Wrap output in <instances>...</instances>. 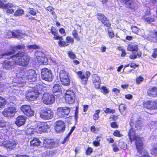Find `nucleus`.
<instances>
[{
	"label": "nucleus",
	"instance_id": "22",
	"mask_svg": "<svg viewBox=\"0 0 157 157\" xmlns=\"http://www.w3.org/2000/svg\"><path fill=\"white\" fill-rule=\"evenodd\" d=\"M144 108L149 109H157V104H155L154 102L151 101H147L144 102Z\"/></svg>",
	"mask_w": 157,
	"mask_h": 157
},
{
	"label": "nucleus",
	"instance_id": "21",
	"mask_svg": "<svg viewBox=\"0 0 157 157\" xmlns=\"http://www.w3.org/2000/svg\"><path fill=\"white\" fill-rule=\"evenodd\" d=\"M121 2H124L125 6L132 9H135L137 8V4L132 0H117Z\"/></svg>",
	"mask_w": 157,
	"mask_h": 157
},
{
	"label": "nucleus",
	"instance_id": "48",
	"mask_svg": "<svg viewBox=\"0 0 157 157\" xmlns=\"http://www.w3.org/2000/svg\"><path fill=\"white\" fill-rule=\"evenodd\" d=\"M144 80L143 78L141 76H139L137 77L136 79V83L139 84H140Z\"/></svg>",
	"mask_w": 157,
	"mask_h": 157
},
{
	"label": "nucleus",
	"instance_id": "37",
	"mask_svg": "<svg viewBox=\"0 0 157 157\" xmlns=\"http://www.w3.org/2000/svg\"><path fill=\"white\" fill-rule=\"evenodd\" d=\"M103 110L106 113H114L115 112V110L113 109H111L107 108H104L103 109Z\"/></svg>",
	"mask_w": 157,
	"mask_h": 157
},
{
	"label": "nucleus",
	"instance_id": "1",
	"mask_svg": "<svg viewBox=\"0 0 157 157\" xmlns=\"http://www.w3.org/2000/svg\"><path fill=\"white\" fill-rule=\"evenodd\" d=\"M128 135L131 142L136 140V145L137 149L143 157H151L147 152L145 150H144L143 138H140L136 135V129L134 130L133 128H131L129 131Z\"/></svg>",
	"mask_w": 157,
	"mask_h": 157
},
{
	"label": "nucleus",
	"instance_id": "6",
	"mask_svg": "<svg viewBox=\"0 0 157 157\" xmlns=\"http://www.w3.org/2000/svg\"><path fill=\"white\" fill-rule=\"evenodd\" d=\"M69 74L64 70L60 71L59 72V77L61 82L66 86H67L70 84V80L69 78Z\"/></svg>",
	"mask_w": 157,
	"mask_h": 157
},
{
	"label": "nucleus",
	"instance_id": "42",
	"mask_svg": "<svg viewBox=\"0 0 157 157\" xmlns=\"http://www.w3.org/2000/svg\"><path fill=\"white\" fill-rule=\"evenodd\" d=\"M47 10L51 13L55 18H56V16L55 14V12L53 10V9L52 7L51 6H48L47 8Z\"/></svg>",
	"mask_w": 157,
	"mask_h": 157
},
{
	"label": "nucleus",
	"instance_id": "13",
	"mask_svg": "<svg viewBox=\"0 0 157 157\" xmlns=\"http://www.w3.org/2000/svg\"><path fill=\"white\" fill-rule=\"evenodd\" d=\"M53 112L50 109H47L42 111L40 113V117L42 119L48 120L52 118L53 117Z\"/></svg>",
	"mask_w": 157,
	"mask_h": 157
},
{
	"label": "nucleus",
	"instance_id": "8",
	"mask_svg": "<svg viewBox=\"0 0 157 157\" xmlns=\"http://www.w3.org/2000/svg\"><path fill=\"white\" fill-rule=\"evenodd\" d=\"M49 123L39 122L36 127L37 132L41 133L45 132L47 131V129L50 128V125L48 124Z\"/></svg>",
	"mask_w": 157,
	"mask_h": 157
},
{
	"label": "nucleus",
	"instance_id": "4",
	"mask_svg": "<svg viewBox=\"0 0 157 157\" xmlns=\"http://www.w3.org/2000/svg\"><path fill=\"white\" fill-rule=\"evenodd\" d=\"M46 90V88L42 86L37 90L33 88H30L26 92V98L30 101L35 100L38 94H42V92L41 91H42L45 93L44 91Z\"/></svg>",
	"mask_w": 157,
	"mask_h": 157
},
{
	"label": "nucleus",
	"instance_id": "18",
	"mask_svg": "<svg viewBox=\"0 0 157 157\" xmlns=\"http://www.w3.org/2000/svg\"><path fill=\"white\" fill-rule=\"evenodd\" d=\"M57 144L54 142L53 140L46 139L43 142V146L46 148L51 149L57 146Z\"/></svg>",
	"mask_w": 157,
	"mask_h": 157
},
{
	"label": "nucleus",
	"instance_id": "53",
	"mask_svg": "<svg viewBox=\"0 0 157 157\" xmlns=\"http://www.w3.org/2000/svg\"><path fill=\"white\" fill-rule=\"evenodd\" d=\"M144 19L148 22H151L154 21V18L149 17H145Z\"/></svg>",
	"mask_w": 157,
	"mask_h": 157
},
{
	"label": "nucleus",
	"instance_id": "31",
	"mask_svg": "<svg viewBox=\"0 0 157 157\" xmlns=\"http://www.w3.org/2000/svg\"><path fill=\"white\" fill-rule=\"evenodd\" d=\"M41 143V142L39 139L37 138H34L33 140L30 141V145L33 146H39Z\"/></svg>",
	"mask_w": 157,
	"mask_h": 157
},
{
	"label": "nucleus",
	"instance_id": "14",
	"mask_svg": "<svg viewBox=\"0 0 157 157\" xmlns=\"http://www.w3.org/2000/svg\"><path fill=\"white\" fill-rule=\"evenodd\" d=\"M21 110L24 114L27 116H31L34 114V111L29 105H24L21 107Z\"/></svg>",
	"mask_w": 157,
	"mask_h": 157
},
{
	"label": "nucleus",
	"instance_id": "51",
	"mask_svg": "<svg viewBox=\"0 0 157 157\" xmlns=\"http://www.w3.org/2000/svg\"><path fill=\"white\" fill-rule=\"evenodd\" d=\"M151 153L155 156H157V145L152 149Z\"/></svg>",
	"mask_w": 157,
	"mask_h": 157
},
{
	"label": "nucleus",
	"instance_id": "52",
	"mask_svg": "<svg viewBox=\"0 0 157 157\" xmlns=\"http://www.w3.org/2000/svg\"><path fill=\"white\" fill-rule=\"evenodd\" d=\"M108 32L110 37L112 38L114 36V33L112 30L109 29L108 31Z\"/></svg>",
	"mask_w": 157,
	"mask_h": 157
},
{
	"label": "nucleus",
	"instance_id": "56",
	"mask_svg": "<svg viewBox=\"0 0 157 157\" xmlns=\"http://www.w3.org/2000/svg\"><path fill=\"white\" fill-rule=\"evenodd\" d=\"M13 6L12 7H9L8 8H6V9H8V10H6V13H12L14 12V10L13 9L11 8L13 7Z\"/></svg>",
	"mask_w": 157,
	"mask_h": 157
},
{
	"label": "nucleus",
	"instance_id": "34",
	"mask_svg": "<svg viewBox=\"0 0 157 157\" xmlns=\"http://www.w3.org/2000/svg\"><path fill=\"white\" fill-rule=\"evenodd\" d=\"M61 90V87L59 84H56L55 85L52 89V91L53 93H55L56 92H59Z\"/></svg>",
	"mask_w": 157,
	"mask_h": 157
},
{
	"label": "nucleus",
	"instance_id": "54",
	"mask_svg": "<svg viewBox=\"0 0 157 157\" xmlns=\"http://www.w3.org/2000/svg\"><path fill=\"white\" fill-rule=\"evenodd\" d=\"M125 108V105L123 104L120 105L119 106V109L121 112H123Z\"/></svg>",
	"mask_w": 157,
	"mask_h": 157
},
{
	"label": "nucleus",
	"instance_id": "45",
	"mask_svg": "<svg viewBox=\"0 0 157 157\" xmlns=\"http://www.w3.org/2000/svg\"><path fill=\"white\" fill-rule=\"evenodd\" d=\"M72 35L74 38L77 41H79L80 40L79 37L78 36V33L75 30H74L72 32Z\"/></svg>",
	"mask_w": 157,
	"mask_h": 157
},
{
	"label": "nucleus",
	"instance_id": "41",
	"mask_svg": "<svg viewBox=\"0 0 157 157\" xmlns=\"http://www.w3.org/2000/svg\"><path fill=\"white\" fill-rule=\"evenodd\" d=\"M67 54L69 57L71 59H74L76 57L75 54L71 51H68L67 52Z\"/></svg>",
	"mask_w": 157,
	"mask_h": 157
},
{
	"label": "nucleus",
	"instance_id": "11",
	"mask_svg": "<svg viewBox=\"0 0 157 157\" xmlns=\"http://www.w3.org/2000/svg\"><path fill=\"white\" fill-rule=\"evenodd\" d=\"M70 109L67 107H59L57 109V113L60 117H66L69 113Z\"/></svg>",
	"mask_w": 157,
	"mask_h": 157
},
{
	"label": "nucleus",
	"instance_id": "9",
	"mask_svg": "<svg viewBox=\"0 0 157 157\" xmlns=\"http://www.w3.org/2000/svg\"><path fill=\"white\" fill-rule=\"evenodd\" d=\"M25 47L24 45L23 44L13 47L10 50L6 52L5 53H2L1 56L4 58H8L7 56H10L15 53L16 49H24Z\"/></svg>",
	"mask_w": 157,
	"mask_h": 157
},
{
	"label": "nucleus",
	"instance_id": "57",
	"mask_svg": "<svg viewBox=\"0 0 157 157\" xmlns=\"http://www.w3.org/2000/svg\"><path fill=\"white\" fill-rule=\"evenodd\" d=\"M141 123L140 121H138L135 124V127L137 129H140L141 128Z\"/></svg>",
	"mask_w": 157,
	"mask_h": 157
},
{
	"label": "nucleus",
	"instance_id": "63",
	"mask_svg": "<svg viewBox=\"0 0 157 157\" xmlns=\"http://www.w3.org/2000/svg\"><path fill=\"white\" fill-rule=\"evenodd\" d=\"M101 90L102 92H103L105 93H108L109 92V90L106 87H102Z\"/></svg>",
	"mask_w": 157,
	"mask_h": 157
},
{
	"label": "nucleus",
	"instance_id": "43",
	"mask_svg": "<svg viewBox=\"0 0 157 157\" xmlns=\"http://www.w3.org/2000/svg\"><path fill=\"white\" fill-rule=\"evenodd\" d=\"M9 84L7 83L1 84L0 83V91H2L3 89L8 88Z\"/></svg>",
	"mask_w": 157,
	"mask_h": 157
},
{
	"label": "nucleus",
	"instance_id": "2",
	"mask_svg": "<svg viewBox=\"0 0 157 157\" xmlns=\"http://www.w3.org/2000/svg\"><path fill=\"white\" fill-rule=\"evenodd\" d=\"M17 76L19 77V78L20 80V82L19 84L15 83V84L14 85L15 87H20L22 86L21 84L23 82V81H21V79L25 80L28 79V80L31 82H34L36 80V74L35 71L33 70L29 69L28 70H22L17 74Z\"/></svg>",
	"mask_w": 157,
	"mask_h": 157
},
{
	"label": "nucleus",
	"instance_id": "3",
	"mask_svg": "<svg viewBox=\"0 0 157 157\" xmlns=\"http://www.w3.org/2000/svg\"><path fill=\"white\" fill-rule=\"evenodd\" d=\"M12 58L13 60H15V64L22 66H27L29 62V57L24 55V52H19L13 56Z\"/></svg>",
	"mask_w": 157,
	"mask_h": 157
},
{
	"label": "nucleus",
	"instance_id": "28",
	"mask_svg": "<svg viewBox=\"0 0 157 157\" xmlns=\"http://www.w3.org/2000/svg\"><path fill=\"white\" fill-rule=\"evenodd\" d=\"M131 29L133 32L138 35H142V33L144 32L143 29H139L135 26H132L131 27Z\"/></svg>",
	"mask_w": 157,
	"mask_h": 157
},
{
	"label": "nucleus",
	"instance_id": "38",
	"mask_svg": "<svg viewBox=\"0 0 157 157\" xmlns=\"http://www.w3.org/2000/svg\"><path fill=\"white\" fill-rule=\"evenodd\" d=\"M24 13V11L21 9H19L16 11L14 13V16H19L21 15Z\"/></svg>",
	"mask_w": 157,
	"mask_h": 157
},
{
	"label": "nucleus",
	"instance_id": "62",
	"mask_svg": "<svg viewBox=\"0 0 157 157\" xmlns=\"http://www.w3.org/2000/svg\"><path fill=\"white\" fill-rule=\"evenodd\" d=\"M59 32L61 34H62L63 36H65L66 35V33L64 29L63 28H60L59 29Z\"/></svg>",
	"mask_w": 157,
	"mask_h": 157
},
{
	"label": "nucleus",
	"instance_id": "35",
	"mask_svg": "<svg viewBox=\"0 0 157 157\" xmlns=\"http://www.w3.org/2000/svg\"><path fill=\"white\" fill-rule=\"evenodd\" d=\"M6 103V99L2 97H0V108L4 107Z\"/></svg>",
	"mask_w": 157,
	"mask_h": 157
},
{
	"label": "nucleus",
	"instance_id": "55",
	"mask_svg": "<svg viewBox=\"0 0 157 157\" xmlns=\"http://www.w3.org/2000/svg\"><path fill=\"white\" fill-rule=\"evenodd\" d=\"M93 149L91 147H89L86 151V153L87 155H90L93 152Z\"/></svg>",
	"mask_w": 157,
	"mask_h": 157
},
{
	"label": "nucleus",
	"instance_id": "12",
	"mask_svg": "<svg viewBox=\"0 0 157 157\" xmlns=\"http://www.w3.org/2000/svg\"><path fill=\"white\" fill-rule=\"evenodd\" d=\"M17 112L15 107H10L4 109L2 112L3 115L5 117L13 116Z\"/></svg>",
	"mask_w": 157,
	"mask_h": 157
},
{
	"label": "nucleus",
	"instance_id": "60",
	"mask_svg": "<svg viewBox=\"0 0 157 157\" xmlns=\"http://www.w3.org/2000/svg\"><path fill=\"white\" fill-rule=\"evenodd\" d=\"M28 48L30 49H36L38 48V47L36 45H29L28 46Z\"/></svg>",
	"mask_w": 157,
	"mask_h": 157
},
{
	"label": "nucleus",
	"instance_id": "64",
	"mask_svg": "<svg viewBox=\"0 0 157 157\" xmlns=\"http://www.w3.org/2000/svg\"><path fill=\"white\" fill-rule=\"evenodd\" d=\"M152 56L155 58L157 57V49L156 48L154 49L153 52L152 54Z\"/></svg>",
	"mask_w": 157,
	"mask_h": 157
},
{
	"label": "nucleus",
	"instance_id": "39",
	"mask_svg": "<svg viewBox=\"0 0 157 157\" xmlns=\"http://www.w3.org/2000/svg\"><path fill=\"white\" fill-rule=\"evenodd\" d=\"M62 40H60L58 42L59 45L60 47H65L69 45V44L65 41H62Z\"/></svg>",
	"mask_w": 157,
	"mask_h": 157
},
{
	"label": "nucleus",
	"instance_id": "40",
	"mask_svg": "<svg viewBox=\"0 0 157 157\" xmlns=\"http://www.w3.org/2000/svg\"><path fill=\"white\" fill-rule=\"evenodd\" d=\"M100 112V110H96L95 113L93 116V119L94 120H98L99 118V114Z\"/></svg>",
	"mask_w": 157,
	"mask_h": 157
},
{
	"label": "nucleus",
	"instance_id": "5",
	"mask_svg": "<svg viewBox=\"0 0 157 157\" xmlns=\"http://www.w3.org/2000/svg\"><path fill=\"white\" fill-rule=\"evenodd\" d=\"M41 78L45 81L51 82L53 79V76L51 71L46 68L41 70Z\"/></svg>",
	"mask_w": 157,
	"mask_h": 157
},
{
	"label": "nucleus",
	"instance_id": "23",
	"mask_svg": "<svg viewBox=\"0 0 157 157\" xmlns=\"http://www.w3.org/2000/svg\"><path fill=\"white\" fill-rule=\"evenodd\" d=\"M93 81L94 84L97 88H99L101 84V79L100 77L96 75H93Z\"/></svg>",
	"mask_w": 157,
	"mask_h": 157
},
{
	"label": "nucleus",
	"instance_id": "61",
	"mask_svg": "<svg viewBox=\"0 0 157 157\" xmlns=\"http://www.w3.org/2000/svg\"><path fill=\"white\" fill-rule=\"evenodd\" d=\"M5 73L2 72L0 71V80H2L5 78Z\"/></svg>",
	"mask_w": 157,
	"mask_h": 157
},
{
	"label": "nucleus",
	"instance_id": "49",
	"mask_svg": "<svg viewBox=\"0 0 157 157\" xmlns=\"http://www.w3.org/2000/svg\"><path fill=\"white\" fill-rule=\"evenodd\" d=\"M7 124V123L5 122L4 121L0 119V127H5L6 128L7 127L6 126L8 125Z\"/></svg>",
	"mask_w": 157,
	"mask_h": 157
},
{
	"label": "nucleus",
	"instance_id": "29",
	"mask_svg": "<svg viewBox=\"0 0 157 157\" xmlns=\"http://www.w3.org/2000/svg\"><path fill=\"white\" fill-rule=\"evenodd\" d=\"M6 1L5 0H0V8H8L9 7H12L13 5L11 3H8L5 4L4 2Z\"/></svg>",
	"mask_w": 157,
	"mask_h": 157
},
{
	"label": "nucleus",
	"instance_id": "10",
	"mask_svg": "<svg viewBox=\"0 0 157 157\" xmlns=\"http://www.w3.org/2000/svg\"><path fill=\"white\" fill-rule=\"evenodd\" d=\"M75 94L72 90H68L66 92L65 100L69 104H71L75 101Z\"/></svg>",
	"mask_w": 157,
	"mask_h": 157
},
{
	"label": "nucleus",
	"instance_id": "7",
	"mask_svg": "<svg viewBox=\"0 0 157 157\" xmlns=\"http://www.w3.org/2000/svg\"><path fill=\"white\" fill-rule=\"evenodd\" d=\"M42 98L43 102L47 105H50L52 104L55 101V98L54 95L48 93H44Z\"/></svg>",
	"mask_w": 157,
	"mask_h": 157
},
{
	"label": "nucleus",
	"instance_id": "36",
	"mask_svg": "<svg viewBox=\"0 0 157 157\" xmlns=\"http://www.w3.org/2000/svg\"><path fill=\"white\" fill-rule=\"evenodd\" d=\"M75 127H72L71 129L70 132L68 134L67 136L65 138L64 140L62 142V144H64L65 142H66L67 140H68V138L69 137V136L71 135V134L73 132V131L75 129Z\"/></svg>",
	"mask_w": 157,
	"mask_h": 157
},
{
	"label": "nucleus",
	"instance_id": "17",
	"mask_svg": "<svg viewBox=\"0 0 157 157\" xmlns=\"http://www.w3.org/2000/svg\"><path fill=\"white\" fill-rule=\"evenodd\" d=\"M55 129L59 133L63 132L65 130V125L64 122L62 121H58L56 122Z\"/></svg>",
	"mask_w": 157,
	"mask_h": 157
},
{
	"label": "nucleus",
	"instance_id": "27",
	"mask_svg": "<svg viewBox=\"0 0 157 157\" xmlns=\"http://www.w3.org/2000/svg\"><path fill=\"white\" fill-rule=\"evenodd\" d=\"M51 31L52 34L54 36L53 37L54 39L57 40L63 39L62 36H60L58 35L57 31L54 27H52L51 29Z\"/></svg>",
	"mask_w": 157,
	"mask_h": 157
},
{
	"label": "nucleus",
	"instance_id": "24",
	"mask_svg": "<svg viewBox=\"0 0 157 157\" xmlns=\"http://www.w3.org/2000/svg\"><path fill=\"white\" fill-rule=\"evenodd\" d=\"M25 121V117L24 116H19L16 119L15 124L17 126H20L23 125Z\"/></svg>",
	"mask_w": 157,
	"mask_h": 157
},
{
	"label": "nucleus",
	"instance_id": "16",
	"mask_svg": "<svg viewBox=\"0 0 157 157\" xmlns=\"http://www.w3.org/2000/svg\"><path fill=\"white\" fill-rule=\"evenodd\" d=\"M24 36V35L22 34L19 31H15L14 32L8 31L7 34L6 36V37L7 38L13 37L21 39L23 37V36Z\"/></svg>",
	"mask_w": 157,
	"mask_h": 157
},
{
	"label": "nucleus",
	"instance_id": "58",
	"mask_svg": "<svg viewBox=\"0 0 157 157\" xmlns=\"http://www.w3.org/2000/svg\"><path fill=\"white\" fill-rule=\"evenodd\" d=\"M28 13L33 15H35L36 14L35 10L33 9H29L28 11Z\"/></svg>",
	"mask_w": 157,
	"mask_h": 157
},
{
	"label": "nucleus",
	"instance_id": "50",
	"mask_svg": "<svg viewBox=\"0 0 157 157\" xmlns=\"http://www.w3.org/2000/svg\"><path fill=\"white\" fill-rule=\"evenodd\" d=\"M119 145L121 148L123 149H125L127 147L126 144L123 142H120L119 143Z\"/></svg>",
	"mask_w": 157,
	"mask_h": 157
},
{
	"label": "nucleus",
	"instance_id": "19",
	"mask_svg": "<svg viewBox=\"0 0 157 157\" xmlns=\"http://www.w3.org/2000/svg\"><path fill=\"white\" fill-rule=\"evenodd\" d=\"M77 74L79 78L82 80V82L84 84L88 81L89 77L90 76V74L89 71H86L85 74L82 71H78Z\"/></svg>",
	"mask_w": 157,
	"mask_h": 157
},
{
	"label": "nucleus",
	"instance_id": "46",
	"mask_svg": "<svg viewBox=\"0 0 157 157\" xmlns=\"http://www.w3.org/2000/svg\"><path fill=\"white\" fill-rule=\"evenodd\" d=\"M102 23L106 26L109 27L110 26L109 21L106 18L102 22Z\"/></svg>",
	"mask_w": 157,
	"mask_h": 157
},
{
	"label": "nucleus",
	"instance_id": "26",
	"mask_svg": "<svg viewBox=\"0 0 157 157\" xmlns=\"http://www.w3.org/2000/svg\"><path fill=\"white\" fill-rule=\"evenodd\" d=\"M3 144L5 145L6 147L9 149H12L15 147L17 144L16 142L13 140H10L7 141V143H3Z\"/></svg>",
	"mask_w": 157,
	"mask_h": 157
},
{
	"label": "nucleus",
	"instance_id": "47",
	"mask_svg": "<svg viewBox=\"0 0 157 157\" xmlns=\"http://www.w3.org/2000/svg\"><path fill=\"white\" fill-rule=\"evenodd\" d=\"M66 42L68 44L69 43L73 44L74 42V39L72 38L71 37L68 36L66 37Z\"/></svg>",
	"mask_w": 157,
	"mask_h": 157
},
{
	"label": "nucleus",
	"instance_id": "32",
	"mask_svg": "<svg viewBox=\"0 0 157 157\" xmlns=\"http://www.w3.org/2000/svg\"><path fill=\"white\" fill-rule=\"evenodd\" d=\"M36 127L30 128H27L26 131V133L28 135L34 134L36 132H37V131Z\"/></svg>",
	"mask_w": 157,
	"mask_h": 157
},
{
	"label": "nucleus",
	"instance_id": "59",
	"mask_svg": "<svg viewBox=\"0 0 157 157\" xmlns=\"http://www.w3.org/2000/svg\"><path fill=\"white\" fill-rule=\"evenodd\" d=\"M113 135L116 136L120 137L122 136V135L120 133V132L117 130H116L113 133Z\"/></svg>",
	"mask_w": 157,
	"mask_h": 157
},
{
	"label": "nucleus",
	"instance_id": "25",
	"mask_svg": "<svg viewBox=\"0 0 157 157\" xmlns=\"http://www.w3.org/2000/svg\"><path fill=\"white\" fill-rule=\"evenodd\" d=\"M148 95L151 97H155L157 96V88L150 87L147 90Z\"/></svg>",
	"mask_w": 157,
	"mask_h": 157
},
{
	"label": "nucleus",
	"instance_id": "20",
	"mask_svg": "<svg viewBox=\"0 0 157 157\" xmlns=\"http://www.w3.org/2000/svg\"><path fill=\"white\" fill-rule=\"evenodd\" d=\"M35 55L38 61L43 63L46 62L47 59L45 57V54L43 52L38 51H36Z\"/></svg>",
	"mask_w": 157,
	"mask_h": 157
},
{
	"label": "nucleus",
	"instance_id": "33",
	"mask_svg": "<svg viewBox=\"0 0 157 157\" xmlns=\"http://www.w3.org/2000/svg\"><path fill=\"white\" fill-rule=\"evenodd\" d=\"M127 50L129 51H133V52L138 51V46L132 44H128L127 47Z\"/></svg>",
	"mask_w": 157,
	"mask_h": 157
},
{
	"label": "nucleus",
	"instance_id": "15",
	"mask_svg": "<svg viewBox=\"0 0 157 157\" xmlns=\"http://www.w3.org/2000/svg\"><path fill=\"white\" fill-rule=\"evenodd\" d=\"M13 56L10 57L12 59L5 60L2 63L3 68L6 70H10L13 68L14 66L15 63V60H13L12 58Z\"/></svg>",
	"mask_w": 157,
	"mask_h": 157
},
{
	"label": "nucleus",
	"instance_id": "44",
	"mask_svg": "<svg viewBox=\"0 0 157 157\" xmlns=\"http://www.w3.org/2000/svg\"><path fill=\"white\" fill-rule=\"evenodd\" d=\"M97 18L99 20L102 22L105 19H106V17L103 14L98 13L97 15Z\"/></svg>",
	"mask_w": 157,
	"mask_h": 157
},
{
	"label": "nucleus",
	"instance_id": "30",
	"mask_svg": "<svg viewBox=\"0 0 157 157\" xmlns=\"http://www.w3.org/2000/svg\"><path fill=\"white\" fill-rule=\"evenodd\" d=\"M141 55V53L140 51H136L133 52L132 54L129 56V58L132 59H135L137 57H140Z\"/></svg>",
	"mask_w": 157,
	"mask_h": 157
}]
</instances>
